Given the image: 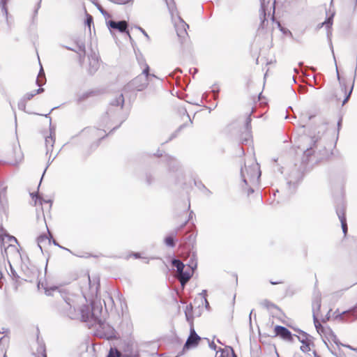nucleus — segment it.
I'll return each instance as SVG.
<instances>
[{"label": "nucleus", "instance_id": "ea45409f", "mask_svg": "<svg viewBox=\"0 0 357 357\" xmlns=\"http://www.w3.org/2000/svg\"><path fill=\"white\" fill-rule=\"evenodd\" d=\"M93 93V91H89V92H86L82 95H80L77 99V101L79 102H82L84 101V100L87 99L89 97H90L91 96H92V94Z\"/></svg>", "mask_w": 357, "mask_h": 357}, {"label": "nucleus", "instance_id": "20e7f679", "mask_svg": "<svg viewBox=\"0 0 357 357\" xmlns=\"http://www.w3.org/2000/svg\"><path fill=\"white\" fill-rule=\"evenodd\" d=\"M91 326H94L96 328L97 335L102 338L109 340L115 337L114 328L105 321V319L102 317V315L92 324Z\"/></svg>", "mask_w": 357, "mask_h": 357}, {"label": "nucleus", "instance_id": "3c124183", "mask_svg": "<svg viewBox=\"0 0 357 357\" xmlns=\"http://www.w3.org/2000/svg\"><path fill=\"white\" fill-rule=\"evenodd\" d=\"M313 320H314V326L317 328H319V326H321V324L319 323V321H318L317 317H316V314H313Z\"/></svg>", "mask_w": 357, "mask_h": 357}, {"label": "nucleus", "instance_id": "cd10ccee", "mask_svg": "<svg viewBox=\"0 0 357 357\" xmlns=\"http://www.w3.org/2000/svg\"><path fill=\"white\" fill-rule=\"evenodd\" d=\"M31 196L32 197V199L35 200V204H36L38 202H39V204L40 205L43 204V202H45V203H51V200H45L43 199L42 197H40L38 192H33V193H31Z\"/></svg>", "mask_w": 357, "mask_h": 357}, {"label": "nucleus", "instance_id": "864d4df0", "mask_svg": "<svg viewBox=\"0 0 357 357\" xmlns=\"http://www.w3.org/2000/svg\"><path fill=\"white\" fill-rule=\"evenodd\" d=\"M181 114H185L187 116V117L189 119V121L190 123L192 124V120L190 119V116L189 114H188L187 112V110L185 109V108H182L181 110L180 111Z\"/></svg>", "mask_w": 357, "mask_h": 357}, {"label": "nucleus", "instance_id": "8fccbe9b", "mask_svg": "<svg viewBox=\"0 0 357 357\" xmlns=\"http://www.w3.org/2000/svg\"><path fill=\"white\" fill-rule=\"evenodd\" d=\"M98 10L105 17H110V15L102 7H99Z\"/></svg>", "mask_w": 357, "mask_h": 357}, {"label": "nucleus", "instance_id": "a878e982", "mask_svg": "<svg viewBox=\"0 0 357 357\" xmlns=\"http://www.w3.org/2000/svg\"><path fill=\"white\" fill-rule=\"evenodd\" d=\"M172 266L176 268V271L179 273L181 271H183L185 268H186L187 264L185 265L180 259H174L172 261Z\"/></svg>", "mask_w": 357, "mask_h": 357}, {"label": "nucleus", "instance_id": "5fc2aeb1", "mask_svg": "<svg viewBox=\"0 0 357 357\" xmlns=\"http://www.w3.org/2000/svg\"><path fill=\"white\" fill-rule=\"evenodd\" d=\"M298 91L300 93H306L307 91V88L305 86H299Z\"/></svg>", "mask_w": 357, "mask_h": 357}, {"label": "nucleus", "instance_id": "f257e3e1", "mask_svg": "<svg viewBox=\"0 0 357 357\" xmlns=\"http://www.w3.org/2000/svg\"><path fill=\"white\" fill-rule=\"evenodd\" d=\"M326 129V125H319L310 131L308 137H305L310 146L304 150L303 162L317 163L327 157L328 151L324 139Z\"/></svg>", "mask_w": 357, "mask_h": 357}, {"label": "nucleus", "instance_id": "49530a36", "mask_svg": "<svg viewBox=\"0 0 357 357\" xmlns=\"http://www.w3.org/2000/svg\"><path fill=\"white\" fill-rule=\"evenodd\" d=\"M7 185L3 181H0V195L6 192Z\"/></svg>", "mask_w": 357, "mask_h": 357}, {"label": "nucleus", "instance_id": "f3484780", "mask_svg": "<svg viewBox=\"0 0 357 357\" xmlns=\"http://www.w3.org/2000/svg\"><path fill=\"white\" fill-rule=\"evenodd\" d=\"M251 117L250 115H249L245 123V132L242 134L241 137V141L242 144H246L248 142V141L250 139L252 135H251Z\"/></svg>", "mask_w": 357, "mask_h": 357}, {"label": "nucleus", "instance_id": "338daca9", "mask_svg": "<svg viewBox=\"0 0 357 357\" xmlns=\"http://www.w3.org/2000/svg\"><path fill=\"white\" fill-rule=\"evenodd\" d=\"M254 192V189L252 188H249L248 189V195H250Z\"/></svg>", "mask_w": 357, "mask_h": 357}, {"label": "nucleus", "instance_id": "473e14b6", "mask_svg": "<svg viewBox=\"0 0 357 357\" xmlns=\"http://www.w3.org/2000/svg\"><path fill=\"white\" fill-rule=\"evenodd\" d=\"M106 357H122L121 353L116 348H110Z\"/></svg>", "mask_w": 357, "mask_h": 357}, {"label": "nucleus", "instance_id": "680f3d73", "mask_svg": "<svg viewBox=\"0 0 357 357\" xmlns=\"http://www.w3.org/2000/svg\"><path fill=\"white\" fill-rule=\"evenodd\" d=\"M79 54V60L80 63H82L84 60V57H83V53L80 52Z\"/></svg>", "mask_w": 357, "mask_h": 357}, {"label": "nucleus", "instance_id": "dca6fc26", "mask_svg": "<svg viewBox=\"0 0 357 357\" xmlns=\"http://www.w3.org/2000/svg\"><path fill=\"white\" fill-rule=\"evenodd\" d=\"M275 336H279L284 340L293 341V335L291 331L284 326H276L274 328Z\"/></svg>", "mask_w": 357, "mask_h": 357}, {"label": "nucleus", "instance_id": "4d7b16f0", "mask_svg": "<svg viewBox=\"0 0 357 357\" xmlns=\"http://www.w3.org/2000/svg\"><path fill=\"white\" fill-rule=\"evenodd\" d=\"M40 4H41V0H39V1L38 2V3L36 5V8L35 9V11H34V15H37L38 9L40 8Z\"/></svg>", "mask_w": 357, "mask_h": 357}, {"label": "nucleus", "instance_id": "b1692460", "mask_svg": "<svg viewBox=\"0 0 357 357\" xmlns=\"http://www.w3.org/2000/svg\"><path fill=\"white\" fill-rule=\"evenodd\" d=\"M294 331H297L301 336L296 335L302 344H305L309 342H311L312 336L307 334L306 332L301 330V329H294Z\"/></svg>", "mask_w": 357, "mask_h": 357}, {"label": "nucleus", "instance_id": "c756f323", "mask_svg": "<svg viewBox=\"0 0 357 357\" xmlns=\"http://www.w3.org/2000/svg\"><path fill=\"white\" fill-rule=\"evenodd\" d=\"M357 77V66H356V68H355V70H354V80H355V79ZM354 81H353V83H352V85L350 88V90L348 92V93L346 94V96L344 99V100L342 101V105H344L349 99L350 96H351V94L352 93V91H353V89H354Z\"/></svg>", "mask_w": 357, "mask_h": 357}, {"label": "nucleus", "instance_id": "39448f33", "mask_svg": "<svg viewBox=\"0 0 357 357\" xmlns=\"http://www.w3.org/2000/svg\"><path fill=\"white\" fill-rule=\"evenodd\" d=\"M241 175L243 181L248 185V181L252 183H257L261 176V171L258 164H255L247 167H245V171L243 168L241 169Z\"/></svg>", "mask_w": 357, "mask_h": 357}, {"label": "nucleus", "instance_id": "4c0bfd02", "mask_svg": "<svg viewBox=\"0 0 357 357\" xmlns=\"http://www.w3.org/2000/svg\"><path fill=\"white\" fill-rule=\"evenodd\" d=\"M310 344H311V342H307L305 344H302V346L301 347L300 349L303 352H304L305 354L312 352V351L310 349Z\"/></svg>", "mask_w": 357, "mask_h": 357}, {"label": "nucleus", "instance_id": "e2e57ef3", "mask_svg": "<svg viewBox=\"0 0 357 357\" xmlns=\"http://www.w3.org/2000/svg\"><path fill=\"white\" fill-rule=\"evenodd\" d=\"M212 91L214 93V97L215 98L218 96V93L219 92V89L217 88V89H213Z\"/></svg>", "mask_w": 357, "mask_h": 357}, {"label": "nucleus", "instance_id": "9d476101", "mask_svg": "<svg viewBox=\"0 0 357 357\" xmlns=\"http://www.w3.org/2000/svg\"><path fill=\"white\" fill-rule=\"evenodd\" d=\"M51 111L45 115V117L50 119V135L45 137V144L46 147V154L52 151L55 142V126H52V119L50 116Z\"/></svg>", "mask_w": 357, "mask_h": 357}, {"label": "nucleus", "instance_id": "7c9ffc66", "mask_svg": "<svg viewBox=\"0 0 357 357\" xmlns=\"http://www.w3.org/2000/svg\"><path fill=\"white\" fill-rule=\"evenodd\" d=\"M164 243L169 248H174L176 245V241L172 236H166L164 239Z\"/></svg>", "mask_w": 357, "mask_h": 357}, {"label": "nucleus", "instance_id": "e433bc0d", "mask_svg": "<svg viewBox=\"0 0 357 357\" xmlns=\"http://www.w3.org/2000/svg\"><path fill=\"white\" fill-rule=\"evenodd\" d=\"M145 181L147 185H151L154 181V177L151 172H146L145 174Z\"/></svg>", "mask_w": 357, "mask_h": 357}, {"label": "nucleus", "instance_id": "2eb2a0df", "mask_svg": "<svg viewBox=\"0 0 357 357\" xmlns=\"http://www.w3.org/2000/svg\"><path fill=\"white\" fill-rule=\"evenodd\" d=\"M269 3V0L267 1L266 0H260L261 8H260V19L261 23L259 24V29H265L268 22L266 18V11L268 10V6Z\"/></svg>", "mask_w": 357, "mask_h": 357}, {"label": "nucleus", "instance_id": "603ef678", "mask_svg": "<svg viewBox=\"0 0 357 357\" xmlns=\"http://www.w3.org/2000/svg\"><path fill=\"white\" fill-rule=\"evenodd\" d=\"M305 357H320L318 356L315 351H312V352L306 354Z\"/></svg>", "mask_w": 357, "mask_h": 357}, {"label": "nucleus", "instance_id": "4468645a", "mask_svg": "<svg viewBox=\"0 0 357 357\" xmlns=\"http://www.w3.org/2000/svg\"><path fill=\"white\" fill-rule=\"evenodd\" d=\"M0 252L3 258L6 257L8 259L9 253L13 252L14 254H17L18 250L17 247L12 243H9L8 245H6L4 238H2L0 239Z\"/></svg>", "mask_w": 357, "mask_h": 357}, {"label": "nucleus", "instance_id": "f8f14e48", "mask_svg": "<svg viewBox=\"0 0 357 357\" xmlns=\"http://www.w3.org/2000/svg\"><path fill=\"white\" fill-rule=\"evenodd\" d=\"M107 26L109 29L118 30L120 33H126L129 38L131 39V36L128 32V24L126 20L114 21L109 20L107 22Z\"/></svg>", "mask_w": 357, "mask_h": 357}, {"label": "nucleus", "instance_id": "f704fd0d", "mask_svg": "<svg viewBox=\"0 0 357 357\" xmlns=\"http://www.w3.org/2000/svg\"><path fill=\"white\" fill-rule=\"evenodd\" d=\"M89 130H90V131H91V134H92L93 135H96V136H98V137H100L99 140H98V142H99L102 139L105 138V137L107 135H104L101 136V135H100V134H99V132H105V130H99V129H96V128H90Z\"/></svg>", "mask_w": 357, "mask_h": 357}, {"label": "nucleus", "instance_id": "774afa93", "mask_svg": "<svg viewBox=\"0 0 357 357\" xmlns=\"http://www.w3.org/2000/svg\"><path fill=\"white\" fill-rule=\"evenodd\" d=\"M201 295H202L203 298L204 299V297L206 296V290H203Z\"/></svg>", "mask_w": 357, "mask_h": 357}, {"label": "nucleus", "instance_id": "37998d69", "mask_svg": "<svg viewBox=\"0 0 357 357\" xmlns=\"http://www.w3.org/2000/svg\"><path fill=\"white\" fill-rule=\"evenodd\" d=\"M187 222H188V221H185V222L183 224H182L179 227H178V228L175 229L174 231H172L170 233V234H169V236H173V238H174V236H176L178 234V231H179V230H180L181 229H182V228H183V227L186 225Z\"/></svg>", "mask_w": 357, "mask_h": 357}, {"label": "nucleus", "instance_id": "58836bf2", "mask_svg": "<svg viewBox=\"0 0 357 357\" xmlns=\"http://www.w3.org/2000/svg\"><path fill=\"white\" fill-rule=\"evenodd\" d=\"M8 0H0V4L1 6V11L4 15L8 16V9L6 7V4Z\"/></svg>", "mask_w": 357, "mask_h": 357}, {"label": "nucleus", "instance_id": "ddd939ff", "mask_svg": "<svg viewBox=\"0 0 357 357\" xmlns=\"http://www.w3.org/2000/svg\"><path fill=\"white\" fill-rule=\"evenodd\" d=\"M177 20L178 22L174 20L177 36L181 38H185L188 36L187 28H189V25L180 16H177Z\"/></svg>", "mask_w": 357, "mask_h": 357}, {"label": "nucleus", "instance_id": "412c9836", "mask_svg": "<svg viewBox=\"0 0 357 357\" xmlns=\"http://www.w3.org/2000/svg\"><path fill=\"white\" fill-rule=\"evenodd\" d=\"M321 293L319 291H314L313 294L312 300V312L316 314V312H319L321 308Z\"/></svg>", "mask_w": 357, "mask_h": 357}, {"label": "nucleus", "instance_id": "423d86ee", "mask_svg": "<svg viewBox=\"0 0 357 357\" xmlns=\"http://www.w3.org/2000/svg\"><path fill=\"white\" fill-rule=\"evenodd\" d=\"M149 66L146 64V68L141 75L134 78L128 84V87H131L138 91L144 90L149 84Z\"/></svg>", "mask_w": 357, "mask_h": 357}, {"label": "nucleus", "instance_id": "0e129e2a", "mask_svg": "<svg viewBox=\"0 0 357 357\" xmlns=\"http://www.w3.org/2000/svg\"><path fill=\"white\" fill-rule=\"evenodd\" d=\"M133 257L135 258V259H138V258H140V254L138 253V252H135V253H133Z\"/></svg>", "mask_w": 357, "mask_h": 357}, {"label": "nucleus", "instance_id": "de8ad7c7", "mask_svg": "<svg viewBox=\"0 0 357 357\" xmlns=\"http://www.w3.org/2000/svg\"><path fill=\"white\" fill-rule=\"evenodd\" d=\"M4 236L8 238V241L10 242V243H12L13 242L16 243H17V241L15 237L7 234H6Z\"/></svg>", "mask_w": 357, "mask_h": 357}, {"label": "nucleus", "instance_id": "0eeeda50", "mask_svg": "<svg viewBox=\"0 0 357 357\" xmlns=\"http://www.w3.org/2000/svg\"><path fill=\"white\" fill-rule=\"evenodd\" d=\"M197 263L195 257L193 256L188 264H187L186 268L181 271L178 274V280L183 287L188 283L190 279L192 278L194 271L197 268Z\"/></svg>", "mask_w": 357, "mask_h": 357}, {"label": "nucleus", "instance_id": "72a5a7b5", "mask_svg": "<svg viewBox=\"0 0 357 357\" xmlns=\"http://www.w3.org/2000/svg\"><path fill=\"white\" fill-rule=\"evenodd\" d=\"M77 54L78 53H83V57H85V54H86V50H85V44L84 42L82 41H78L77 43Z\"/></svg>", "mask_w": 357, "mask_h": 357}, {"label": "nucleus", "instance_id": "6ab92c4d", "mask_svg": "<svg viewBox=\"0 0 357 357\" xmlns=\"http://www.w3.org/2000/svg\"><path fill=\"white\" fill-rule=\"evenodd\" d=\"M89 72L90 74H94L100 67L98 56L93 52L89 56Z\"/></svg>", "mask_w": 357, "mask_h": 357}, {"label": "nucleus", "instance_id": "1a4fd4ad", "mask_svg": "<svg viewBox=\"0 0 357 357\" xmlns=\"http://www.w3.org/2000/svg\"><path fill=\"white\" fill-rule=\"evenodd\" d=\"M303 178V173L295 165L293 167L291 172L286 176L287 183L289 188H296V185L301 181Z\"/></svg>", "mask_w": 357, "mask_h": 357}, {"label": "nucleus", "instance_id": "052dcab7", "mask_svg": "<svg viewBox=\"0 0 357 357\" xmlns=\"http://www.w3.org/2000/svg\"><path fill=\"white\" fill-rule=\"evenodd\" d=\"M53 244H54V245H56V246H58V247H59V248H62V249H64V250H68V251H70L68 249L65 248H63V247L61 246V245H59V243H58L55 240H53Z\"/></svg>", "mask_w": 357, "mask_h": 357}, {"label": "nucleus", "instance_id": "a211bd4d", "mask_svg": "<svg viewBox=\"0 0 357 357\" xmlns=\"http://www.w3.org/2000/svg\"><path fill=\"white\" fill-rule=\"evenodd\" d=\"M197 234L195 232L185 234L181 239L182 243L188 249L191 250L196 243Z\"/></svg>", "mask_w": 357, "mask_h": 357}, {"label": "nucleus", "instance_id": "69168bd1", "mask_svg": "<svg viewBox=\"0 0 357 357\" xmlns=\"http://www.w3.org/2000/svg\"><path fill=\"white\" fill-rule=\"evenodd\" d=\"M270 282L271 284H278L282 283V282H281V281H270Z\"/></svg>", "mask_w": 357, "mask_h": 357}, {"label": "nucleus", "instance_id": "c03bdc74", "mask_svg": "<svg viewBox=\"0 0 357 357\" xmlns=\"http://www.w3.org/2000/svg\"><path fill=\"white\" fill-rule=\"evenodd\" d=\"M26 102L25 100H23L22 99L20 101H19L18 102V109H20V110H22V111H24L25 110V108H26Z\"/></svg>", "mask_w": 357, "mask_h": 357}, {"label": "nucleus", "instance_id": "c9c22d12", "mask_svg": "<svg viewBox=\"0 0 357 357\" xmlns=\"http://www.w3.org/2000/svg\"><path fill=\"white\" fill-rule=\"evenodd\" d=\"M261 305L266 307V309L269 310V309H272V308H275V309H278V307L275 305L274 303H271V301H268V300H264L261 302Z\"/></svg>", "mask_w": 357, "mask_h": 357}, {"label": "nucleus", "instance_id": "6e6d98bb", "mask_svg": "<svg viewBox=\"0 0 357 357\" xmlns=\"http://www.w3.org/2000/svg\"><path fill=\"white\" fill-rule=\"evenodd\" d=\"M144 36L146 38L149 39V35L147 34V33L144 31V29H143L142 27L140 26H137V27Z\"/></svg>", "mask_w": 357, "mask_h": 357}, {"label": "nucleus", "instance_id": "09e8293b", "mask_svg": "<svg viewBox=\"0 0 357 357\" xmlns=\"http://www.w3.org/2000/svg\"><path fill=\"white\" fill-rule=\"evenodd\" d=\"M347 314H349L351 315V314L348 312V311H344L342 313H341L338 317L340 318V319L342 320V321H346L347 320L346 318H345V316L347 315Z\"/></svg>", "mask_w": 357, "mask_h": 357}, {"label": "nucleus", "instance_id": "bb28decb", "mask_svg": "<svg viewBox=\"0 0 357 357\" xmlns=\"http://www.w3.org/2000/svg\"><path fill=\"white\" fill-rule=\"evenodd\" d=\"M50 241H51V240L50 238H48V237L46 235H45V234L44 235H40L37 238L38 246V248L40 249V250L42 252H43L42 245L43 243H46L47 242L48 243H50Z\"/></svg>", "mask_w": 357, "mask_h": 357}, {"label": "nucleus", "instance_id": "c85d7f7f", "mask_svg": "<svg viewBox=\"0 0 357 357\" xmlns=\"http://www.w3.org/2000/svg\"><path fill=\"white\" fill-rule=\"evenodd\" d=\"M165 160L169 164L170 168L172 169H174L178 165L177 160L170 155H165Z\"/></svg>", "mask_w": 357, "mask_h": 357}, {"label": "nucleus", "instance_id": "9b49d317", "mask_svg": "<svg viewBox=\"0 0 357 357\" xmlns=\"http://www.w3.org/2000/svg\"><path fill=\"white\" fill-rule=\"evenodd\" d=\"M62 309L63 313L70 319H77L79 318V312H77L75 305L71 303L69 298L65 300Z\"/></svg>", "mask_w": 357, "mask_h": 357}, {"label": "nucleus", "instance_id": "7ed1b4c3", "mask_svg": "<svg viewBox=\"0 0 357 357\" xmlns=\"http://www.w3.org/2000/svg\"><path fill=\"white\" fill-rule=\"evenodd\" d=\"M102 314V307L100 302L92 301L90 305H83L79 309V317L84 322H89L91 326Z\"/></svg>", "mask_w": 357, "mask_h": 357}, {"label": "nucleus", "instance_id": "f03ea898", "mask_svg": "<svg viewBox=\"0 0 357 357\" xmlns=\"http://www.w3.org/2000/svg\"><path fill=\"white\" fill-rule=\"evenodd\" d=\"M124 104V97L122 93L119 94L112 100L107 109L105 113L101 117V123L105 127H109L114 123H118L112 130L117 129L125 121L126 118L122 116V109Z\"/></svg>", "mask_w": 357, "mask_h": 357}, {"label": "nucleus", "instance_id": "393cba45", "mask_svg": "<svg viewBox=\"0 0 357 357\" xmlns=\"http://www.w3.org/2000/svg\"><path fill=\"white\" fill-rule=\"evenodd\" d=\"M184 312L187 321L192 324L193 321V307L191 303L186 306Z\"/></svg>", "mask_w": 357, "mask_h": 357}, {"label": "nucleus", "instance_id": "bf43d9fd", "mask_svg": "<svg viewBox=\"0 0 357 357\" xmlns=\"http://www.w3.org/2000/svg\"><path fill=\"white\" fill-rule=\"evenodd\" d=\"M209 347L211 349L216 350L217 346L213 342H209Z\"/></svg>", "mask_w": 357, "mask_h": 357}, {"label": "nucleus", "instance_id": "a19ab883", "mask_svg": "<svg viewBox=\"0 0 357 357\" xmlns=\"http://www.w3.org/2000/svg\"><path fill=\"white\" fill-rule=\"evenodd\" d=\"M93 17L91 15L87 14L85 21L86 25L89 27V31L91 32V26L93 24Z\"/></svg>", "mask_w": 357, "mask_h": 357}, {"label": "nucleus", "instance_id": "79ce46f5", "mask_svg": "<svg viewBox=\"0 0 357 357\" xmlns=\"http://www.w3.org/2000/svg\"><path fill=\"white\" fill-rule=\"evenodd\" d=\"M187 126L186 123H183L182 125H181L172 134L171 137H169V140H172V139H174V137H176L178 135V133L183 128H185V126Z\"/></svg>", "mask_w": 357, "mask_h": 357}, {"label": "nucleus", "instance_id": "13d9d810", "mask_svg": "<svg viewBox=\"0 0 357 357\" xmlns=\"http://www.w3.org/2000/svg\"><path fill=\"white\" fill-rule=\"evenodd\" d=\"M137 60H138V62L140 65H142V64H144V66H146V62H145V60L144 59V58L141 57V58H139V57H137Z\"/></svg>", "mask_w": 357, "mask_h": 357}, {"label": "nucleus", "instance_id": "aec40b11", "mask_svg": "<svg viewBox=\"0 0 357 357\" xmlns=\"http://www.w3.org/2000/svg\"><path fill=\"white\" fill-rule=\"evenodd\" d=\"M215 357H237L232 347L227 346L216 351Z\"/></svg>", "mask_w": 357, "mask_h": 357}, {"label": "nucleus", "instance_id": "a18cd8bd", "mask_svg": "<svg viewBox=\"0 0 357 357\" xmlns=\"http://www.w3.org/2000/svg\"><path fill=\"white\" fill-rule=\"evenodd\" d=\"M35 92L34 91L31 93H27L25 94V96L23 97V100H25V101L30 100L33 96H35Z\"/></svg>", "mask_w": 357, "mask_h": 357}, {"label": "nucleus", "instance_id": "5701e85b", "mask_svg": "<svg viewBox=\"0 0 357 357\" xmlns=\"http://www.w3.org/2000/svg\"><path fill=\"white\" fill-rule=\"evenodd\" d=\"M168 8L169 12L172 16V20L177 19V16H179L177 12L175 2L174 0H165Z\"/></svg>", "mask_w": 357, "mask_h": 357}, {"label": "nucleus", "instance_id": "6e6552de", "mask_svg": "<svg viewBox=\"0 0 357 357\" xmlns=\"http://www.w3.org/2000/svg\"><path fill=\"white\" fill-rule=\"evenodd\" d=\"M337 215L341 222V227L342 231L344 235L347 234L348 227L347 223V219L345 215L346 206L344 202L342 199H340L336 204L335 206Z\"/></svg>", "mask_w": 357, "mask_h": 357}, {"label": "nucleus", "instance_id": "2f4dec72", "mask_svg": "<svg viewBox=\"0 0 357 357\" xmlns=\"http://www.w3.org/2000/svg\"><path fill=\"white\" fill-rule=\"evenodd\" d=\"M334 13H333L330 17L326 18V20L322 22L321 24H319V28L322 27L323 26H326L327 29L331 28V26L333 24V17Z\"/></svg>", "mask_w": 357, "mask_h": 357}, {"label": "nucleus", "instance_id": "4be33fe9", "mask_svg": "<svg viewBox=\"0 0 357 357\" xmlns=\"http://www.w3.org/2000/svg\"><path fill=\"white\" fill-rule=\"evenodd\" d=\"M45 81H46V79H45V73H44L43 68L41 67L40 70L39 71L38 75L37 77L36 81V84L38 85L39 86H41L42 85H43L45 83ZM43 91H44V89H43L41 87H40L37 90H34L36 95L40 93Z\"/></svg>", "mask_w": 357, "mask_h": 357}]
</instances>
